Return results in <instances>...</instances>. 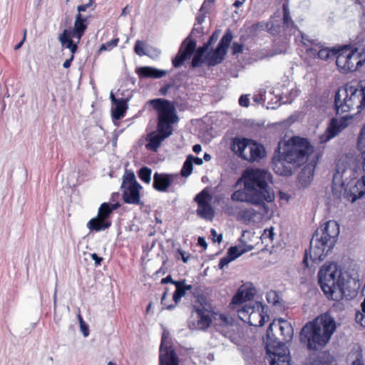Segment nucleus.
<instances>
[{
  "label": "nucleus",
  "mask_w": 365,
  "mask_h": 365,
  "mask_svg": "<svg viewBox=\"0 0 365 365\" xmlns=\"http://www.w3.org/2000/svg\"><path fill=\"white\" fill-rule=\"evenodd\" d=\"M277 151L278 155L273 158L274 170L279 175L289 176L294 168L307 162L313 148L306 138L295 136L287 142L279 141Z\"/></svg>",
  "instance_id": "nucleus-1"
},
{
  "label": "nucleus",
  "mask_w": 365,
  "mask_h": 365,
  "mask_svg": "<svg viewBox=\"0 0 365 365\" xmlns=\"http://www.w3.org/2000/svg\"><path fill=\"white\" fill-rule=\"evenodd\" d=\"M353 159L348 156L342 158L336 164V173L333 176L332 193L336 198H343L351 203L361 198L365 195V175L357 180L346 188H343L344 180L354 175V169L350 164Z\"/></svg>",
  "instance_id": "nucleus-2"
},
{
  "label": "nucleus",
  "mask_w": 365,
  "mask_h": 365,
  "mask_svg": "<svg viewBox=\"0 0 365 365\" xmlns=\"http://www.w3.org/2000/svg\"><path fill=\"white\" fill-rule=\"evenodd\" d=\"M149 103L158 112V133L152 132L147 135L145 148L156 151L161 143L172 135V125L178 121V117L173 104L166 99H153Z\"/></svg>",
  "instance_id": "nucleus-3"
},
{
  "label": "nucleus",
  "mask_w": 365,
  "mask_h": 365,
  "mask_svg": "<svg viewBox=\"0 0 365 365\" xmlns=\"http://www.w3.org/2000/svg\"><path fill=\"white\" fill-rule=\"evenodd\" d=\"M336 330V323L328 314H322L307 323L300 331L299 339L310 350L324 346Z\"/></svg>",
  "instance_id": "nucleus-4"
},
{
  "label": "nucleus",
  "mask_w": 365,
  "mask_h": 365,
  "mask_svg": "<svg viewBox=\"0 0 365 365\" xmlns=\"http://www.w3.org/2000/svg\"><path fill=\"white\" fill-rule=\"evenodd\" d=\"M271 175L267 171L258 168L246 169L237 180L235 186L242 183L245 188H248L257 196V199L262 204L260 215L267 214L269 208L265 202H271L274 200V193L269 186Z\"/></svg>",
  "instance_id": "nucleus-5"
},
{
  "label": "nucleus",
  "mask_w": 365,
  "mask_h": 365,
  "mask_svg": "<svg viewBox=\"0 0 365 365\" xmlns=\"http://www.w3.org/2000/svg\"><path fill=\"white\" fill-rule=\"evenodd\" d=\"M319 283L327 297H333L334 292H341L345 285L343 272L335 263H326L318 273Z\"/></svg>",
  "instance_id": "nucleus-6"
},
{
  "label": "nucleus",
  "mask_w": 365,
  "mask_h": 365,
  "mask_svg": "<svg viewBox=\"0 0 365 365\" xmlns=\"http://www.w3.org/2000/svg\"><path fill=\"white\" fill-rule=\"evenodd\" d=\"M231 148L239 157L250 162L257 161L265 155V150L262 145L247 138L234 139Z\"/></svg>",
  "instance_id": "nucleus-7"
},
{
  "label": "nucleus",
  "mask_w": 365,
  "mask_h": 365,
  "mask_svg": "<svg viewBox=\"0 0 365 365\" xmlns=\"http://www.w3.org/2000/svg\"><path fill=\"white\" fill-rule=\"evenodd\" d=\"M264 314V307L262 303L258 302H250L237 309L239 318L244 322L254 327H262L264 325L266 319L268 317Z\"/></svg>",
  "instance_id": "nucleus-8"
},
{
  "label": "nucleus",
  "mask_w": 365,
  "mask_h": 365,
  "mask_svg": "<svg viewBox=\"0 0 365 365\" xmlns=\"http://www.w3.org/2000/svg\"><path fill=\"white\" fill-rule=\"evenodd\" d=\"M335 58L336 66L342 73L353 72L362 66L357 64L359 57L352 50L351 44L338 46Z\"/></svg>",
  "instance_id": "nucleus-9"
},
{
  "label": "nucleus",
  "mask_w": 365,
  "mask_h": 365,
  "mask_svg": "<svg viewBox=\"0 0 365 365\" xmlns=\"http://www.w3.org/2000/svg\"><path fill=\"white\" fill-rule=\"evenodd\" d=\"M141 189L142 186L137 182L134 173L125 170L121 185L125 202L133 205L140 204V190Z\"/></svg>",
  "instance_id": "nucleus-10"
},
{
  "label": "nucleus",
  "mask_w": 365,
  "mask_h": 365,
  "mask_svg": "<svg viewBox=\"0 0 365 365\" xmlns=\"http://www.w3.org/2000/svg\"><path fill=\"white\" fill-rule=\"evenodd\" d=\"M318 233H314L310 241L309 251H306L304 259V263L308 266L307 260L309 258L313 262L318 263L322 261L329 252L333 249L334 245L327 243L322 237H319Z\"/></svg>",
  "instance_id": "nucleus-11"
},
{
  "label": "nucleus",
  "mask_w": 365,
  "mask_h": 365,
  "mask_svg": "<svg viewBox=\"0 0 365 365\" xmlns=\"http://www.w3.org/2000/svg\"><path fill=\"white\" fill-rule=\"evenodd\" d=\"M203 34V27L197 24H195L191 34L187 36L181 43L178 53L176 56L173 59V65L175 68L180 67L184 61L189 58L193 53L196 48V41L191 38V35Z\"/></svg>",
  "instance_id": "nucleus-12"
},
{
  "label": "nucleus",
  "mask_w": 365,
  "mask_h": 365,
  "mask_svg": "<svg viewBox=\"0 0 365 365\" xmlns=\"http://www.w3.org/2000/svg\"><path fill=\"white\" fill-rule=\"evenodd\" d=\"M266 351L270 365H289V351L284 344L266 342Z\"/></svg>",
  "instance_id": "nucleus-13"
},
{
  "label": "nucleus",
  "mask_w": 365,
  "mask_h": 365,
  "mask_svg": "<svg viewBox=\"0 0 365 365\" xmlns=\"http://www.w3.org/2000/svg\"><path fill=\"white\" fill-rule=\"evenodd\" d=\"M232 38V33L230 29H227L217 47L207 53L205 58L208 66H214L223 61Z\"/></svg>",
  "instance_id": "nucleus-14"
},
{
  "label": "nucleus",
  "mask_w": 365,
  "mask_h": 365,
  "mask_svg": "<svg viewBox=\"0 0 365 365\" xmlns=\"http://www.w3.org/2000/svg\"><path fill=\"white\" fill-rule=\"evenodd\" d=\"M274 329H279L282 339L287 342L290 341L294 335V329L292 324L287 320L279 319L273 321L267 330L266 342L276 341L274 337L273 331Z\"/></svg>",
  "instance_id": "nucleus-15"
},
{
  "label": "nucleus",
  "mask_w": 365,
  "mask_h": 365,
  "mask_svg": "<svg viewBox=\"0 0 365 365\" xmlns=\"http://www.w3.org/2000/svg\"><path fill=\"white\" fill-rule=\"evenodd\" d=\"M349 95L348 101L351 110L359 113L365 107V81H361L357 87H344Z\"/></svg>",
  "instance_id": "nucleus-16"
},
{
  "label": "nucleus",
  "mask_w": 365,
  "mask_h": 365,
  "mask_svg": "<svg viewBox=\"0 0 365 365\" xmlns=\"http://www.w3.org/2000/svg\"><path fill=\"white\" fill-rule=\"evenodd\" d=\"M212 196L206 189L198 193L195 201L197 203V214L202 218L211 220L215 215V211L210 204Z\"/></svg>",
  "instance_id": "nucleus-17"
},
{
  "label": "nucleus",
  "mask_w": 365,
  "mask_h": 365,
  "mask_svg": "<svg viewBox=\"0 0 365 365\" xmlns=\"http://www.w3.org/2000/svg\"><path fill=\"white\" fill-rule=\"evenodd\" d=\"M185 282V279H182L179 280L175 283L176 289L173 295V300L174 304H167L166 297L168 293V289L165 288V291L161 297V304L164 306V309L168 310L174 309L175 306L180 302L182 297L185 295L186 292L192 289V285L186 284Z\"/></svg>",
  "instance_id": "nucleus-18"
},
{
  "label": "nucleus",
  "mask_w": 365,
  "mask_h": 365,
  "mask_svg": "<svg viewBox=\"0 0 365 365\" xmlns=\"http://www.w3.org/2000/svg\"><path fill=\"white\" fill-rule=\"evenodd\" d=\"M195 322L192 329L205 330L212 322V312L205 309L202 305L194 306L192 314Z\"/></svg>",
  "instance_id": "nucleus-19"
},
{
  "label": "nucleus",
  "mask_w": 365,
  "mask_h": 365,
  "mask_svg": "<svg viewBox=\"0 0 365 365\" xmlns=\"http://www.w3.org/2000/svg\"><path fill=\"white\" fill-rule=\"evenodd\" d=\"M314 233H318L319 237L322 236L329 246H334L339 234V226L336 221L329 220L318 228Z\"/></svg>",
  "instance_id": "nucleus-20"
},
{
  "label": "nucleus",
  "mask_w": 365,
  "mask_h": 365,
  "mask_svg": "<svg viewBox=\"0 0 365 365\" xmlns=\"http://www.w3.org/2000/svg\"><path fill=\"white\" fill-rule=\"evenodd\" d=\"M351 118V115H345L340 119L332 118L325 133L321 136V142L325 143L336 136L342 130L347 127V121Z\"/></svg>",
  "instance_id": "nucleus-21"
},
{
  "label": "nucleus",
  "mask_w": 365,
  "mask_h": 365,
  "mask_svg": "<svg viewBox=\"0 0 365 365\" xmlns=\"http://www.w3.org/2000/svg\"><path fill=\"white\" fill-rule=\"evenodd\" d=\"M160 365H178V359L174 350L170 346L168 337L164 333L160 347Z\"/></svg>",
  "instance_id": "nucleus-22"
},
{
  "label": "nucleus",
  "mask_w": 365,
  "mask_h": 365,
  "mask_svg": "<svg viewBox=\"0 0 365 365\" xmlns=\"http://www.w3.org/2000/svg\"><path fill=\"white\" fill-rule=\"evenodd\" d=\"M349 95L344 87L339 88L334 96V109L337 115L351 111L350 103L347 101Z\"/></svg>",
  "instance_id": "nucleus-23"
},
{
  "label": "nucleus",
  "mask_w": 365,
  "mask_h": 365,
  "mask_svg": "<svg viewBox=\"0 0 365 365\" xmlns=\"http://www.w3.org/2000/svg\"><path fill=\"white\" fill-rule=\"evenodd\" d=\"M230 199L233 202H247L254 205H259L262 210V204L257 199L256 195L248 188L244 187L243 190H235L231 195Z\"/></svg>",
  "instance_id": "nucleus-24"
},
{
  "label": "nucleus",
  "mask_w": 365,
  "mask_h": 365,
  "mask_svg": "<svg viewBox=\"0 0 365 365\" xmlns=\"http://www.w3.org/2000/svg\"><path fill=\"white\" fill-rule=\"evenodd\" d=\"M255 294V289L252 284L246 283L240 286L232 299L234 305L241 304L251 300Z\"/></svg>",
  "instance_id": "nucleus-25"
},
{
  "label": "nucleus",
  "mask_w": 365,
  "mask_h": 365,
  "mask_svg": "<svg viewBox=\"0 0 365 365\" xmlns=\"http://www.w3.org/2000/svg\"><path fill=\"white\" fill-rule=\"evenodd\" d=\"M177 175L155 173L153 175V187L159 192H166Z\"/></svg>",
  "instance_id": "nucleus-26"
},
{
  "label": "nucleus",
  "mask_w": 365,
  "mask_h": 365,
  "mask_svg": "<svg viewBox=\"0 0 365 365\" xmlns=\"http://www.w3.org/2000/svg\"><path fill=\"white\" fill-rule=\"evenodd\" d=\"M299 41L306 47V53L312 58H317L318 51L322 44L317 40L309 38L302 32H299Z\"/></svg>",
  "instance_id": "nucleus-27"
},
{
  "label": "nucleus",
  "mask_w": 365,
  "mask_h": 365,
  "mask_svg": "<svg viewBox=\"0 0 365 365\" xmlns=\"http://www.w3.org/2000/svg\"><path fill=\"white\" fill-rule=\"evenodd\" d=\"M283 25L286 35H295L296 32H297L298 35L297 38H299L300 37L299 32L301 31L297 29L292 19L289 7L286 4L283 5Z\"/></svg>",
  "instance_id": "nucleus-28"
},
{
  "label": "nucleus",
  "mask_w": 365,
  "mask_h": 365,
  "mask_svg": "<svg viewBox=\"0 0 365 365\" xmlns=\"http://www.w3.org/2000/svg\"><path fill=\"white\" fill-rule=\"evenodd\" d=\"M136 73L140 78H160L167 74V71L155 68L150 66L138 68Z\"/></svg>",
  "instance_id": "nucleus-29"
},
{
  "label": "nucleus",
  "mask_w": 365,
  "mask_h": 365,
  "mask_svg": "<svg viewBox=\"0 0 365 365\" xmlns=\"http://www.w3.org/2000/svg\"><path fill=\"white\" fill-rule=\"evenodd\" d=\"M86 21V19L84 18L81 14H78L76 16L74 27L73 30H70V34L72 35L73 38L77 39V43L80 41L87 28Z\"/></svg>",
  "instance_id": "nucleus-30"
},
{
  "label": "nucleus",
  "mask_w": 365,
  "mask_h": 365,
  "mask_svg": "<svg viewBox=\"0 0 365 365\" xmlns=\"http://www.w3.org/2000/svg\"><path fill=\"white\" fill-rule=\"evenodd\" d=\"M72 35L70 34V30L65 29L62 34L58 36V41L61 42L63 47L70 49L71 55H73L78 48L77 43H74L72 40Z\"/></svg>",
  "instance_id": "nucleus-31"
},
{
  "label": "nucleus",
  "mask_w": 365,
  "mask_h": 365,
  "mask_svg": "<svg viewBox=\"0 0 365 365\" xmlns=\"http://www.w3.org/2000/svg\"><path fill=\"white\" fill-rule=\"evenodd\" d=\"M111 225V223L108 220H103L102 218L96 216L92 218L87 223V227L91 232H100L108 229Z\"/></svg>",
  "instance_id": "nucleus-32"
},
{
  "label": "nucleus",
  "mask_w": 365,
  "mask_h": 365,
  "mask_svg": "<svg viewBox=\"0 0 365 365\" xmlns=\"http://www.w3.org/2000/svg\"><path fill=\"white\" fill-rule=\"evenodd\" d=\"M115 107L112 108V116L115 120H120L124 117L128 108V101L124 98L115 100Z\"/></svg>",
  "instance_id": "nucleus-33"
},
{
  "label": "nucleus",
  "mask_w": 365,
  "mask_h": 365,
  "mask_svg": "<svg viewBox=\"0 0 365 365\" xmlns=\"http://www.w3.org/2000/svg\"><path fill=\"white\" fill-rule=\"evenodd\" d=\"M352 50L357 53L359 60L357 61L358 65H363L365 62V37L360 38L357 42L351 45Z\"/></svg>",
  "instance_id": "nucleus-34"
},
{
  "label": "nucleus",
  "mask_w": 365,
  "mask_h": 365,
  "mask_svg": "<svg viewBox=\"0 0 365 365\" xmlns=\"http://www.w3.org/2000/svg\"><path fill=\"white\" fill-rule=\"evenodd\" d=\"M120 206L119 203H114L110 205L108 202H103L101 204L98 209V217L102 218L103 220H108V217L110 215L113 210H116Z\"/></svg>",
  "instance_id": "nucleus-35"
},
{
  "label": "nucleus",
  "mask_w": 365,
  "mask_h": 365,
  "mask_svg": "<svg viewBox=\"0 0 365 365\" xmlns=\"http://www.w3.org/2000/svg\"><path fill=\"white\" fill-rule=\"evenodd\" d=\"M252 248L253 247L251 245H247L246 248H243L242 247L232 246L229 248L227 255L230 257V258L232 260H235V259L240 257L246 252L252 250Z\"/></svg>",
  "instance_id": "nucleus-36"
},
{
  "label": "nucleus",
  "mask_w": 365,
  "mask_h": 365,
  "mask_svg": "<svg viewBox=\"0 0 365 365\" xmlns=\"http://www.w3.org/2000/svg\"><path fill=\"white\" fill-rule=\"evenodd\" d=\"M338 50V46H334L331 49L327 47H320L319 51H318V57L317 58L322 60H328L330 58L336 57V51Z\"/></svg>",
  "instance_id": "nucleus-37"
},
{
  "label": "nucleus",
  "mask_w": 365,
  "mask_h": 365,
  "mask_svg": "<svg viewBox=\"0 0 365 365\" xmlns=\"http://www.w3.org/2000/svg\"><path fill=\"white\" fill-rule=\"evenodd\" d=\"M259 212H257L255 209L247 208L242 210L239 213V217L246 222H254Z\"/></svg>",
  "instance_id": "nucleus-38"
},
{
  "label": "nucleus",
  "mask_w": 365,
  "mask_h": 365,
  "mask_svg": "<svg viewBox=\"0 0 365 365\" xmlns=\"http://www.w3.org/2000/svg\"><path fill=\"white\" fill-rule=\"evenodd\" d=\"M299 95V91L294 86L289 90L287 88H283L282 93L279 94L280 98L282 99V96L287 97V100L285 102L291 103L292 100Z\"/></svg>",
  "instance_id": "nucleus-39"
},
{
  "label": "nucleus",
  "mask_w": 365,
  "mask_h": 365,
  "mask_svg": "<svg viewBox=\"0 0 365 365\" xmlns=\"http://www.w3.org/2000/svg\"><path fill=\"white\" fill-rule=\"evenodd\" d=\"M308 365H334V361L330 359L329 356L322 354L316 359L310 361Z\"/></svg>",
  "instance_id": "nucleus-40"
},
{
  "label": "nucleus",
  "mask_w": 365,
  "mask_h": 365,
  "mask_svg": "<svg viewBox=\"0 0 365 365\" xmlns=\"http://www.w3.org/2000/svg\"><path fill=\"white\" fill-rule=\"evenodd\" d=\"M152 170L148 167H143L138 171L139 178L144 182L149 184L151 181Z\"/></svg>",
  "instance_id": "nucleus-41"
},
{
  "label": "nucleus",
  "mask_w": 365,
  "mask_h": 365,
  "mask_svg": "<svg viewBox=\"0 0 365 365\" xmlns=\"http://www.w3.org/2000/svg\"><path fill=\"white\" fill-rule=\"evenodd\" d=\"M255 30H268L272 34H275L277 31L273 28V24L272 22H259L252 26Z\"/></svg>",
  "instance_id": "nucleus-42"
},
{
  "label": "nucleus",
  "mask_w": 365,
  "mask_h": 365,
  "mask_svg": "<svg viewBox=\"0 0 365 365\" xmlns=\"http://www.w3.org/2000/svg\"><path fill=\"white\" fill-rule=\"evenodd\" d=\"M193 165L190 161V160L187 158L185 161L183 163L182 168L181 169L180 173L183 177H188L191 175L192 172Z\"/></svg>",
  "instance_id": "nucleus-43"
},
{
  "label": "nucleus",
  "mask_w": 365,
  "mask_h": 365,
  "mask_svg": "<svg viewBox=\"0 0 365 365\" xmlns=\"http://www.w3.org/2000/svg\"><path fill=\"white\" fill-rule=\"evenodd\" d=\"M267 300L268 303L276 305L279 303L280 297L277 292L271 290L267 294Z\"/></svg>",
  "instance_id": "nucleus-44"
},
{
  "label": "nucleus",
  "mask_w": 365,
  "mask_h": 365,
  "mask_svg": "<svg viewBox=\"0 0 365 365\" xmlns=\"http://www.w3.org/2000/svg\"><path fill=\"white\" fill-rule=\"evenodd\" d=\"M144 42L140 40H137L135 41L134 51L135 53L140 56L148 55L147 52L145 51L144 48Z\"/></svg>",
  "instance_id": "nucleus-45"
},
{
  "label": "nucleus",
  "mask_w": 365,
  "mask_h": 365,
  "mask_svg": "<svg viewBox=\"0 0 365 365\" xmlns=\"http://www.w3.org/2000/svg\"><path fill=\"white\" fill-rule=\"evenodd\" d=\"M357 148L360 150L365 149V125L361 129L358 136Z\"/></svg>",
  "instance_id": "nucleus-46"
},
{
  "label": "nucleus",
  "mask_w": 365,
  "mask_h": 365,
  "mask_svg": "<svg viewBox=\"0 0 365 365\" xmlns=\"http://www.w3.org/2000/svg\"><path fill=\"white\" fill-rule=\"evenodd\" d=\"M118 38H114L106 43H103L100 47V51L111 50L118 45Z\"/></svg>",
  "instance_id": "nucleus-47"
},
{
  "label": "nucleus",
  "mask_w": 365,
  "mask_h": 365,
  "mask_svg": "<svg viewBox=\"0 0 365 365\" xmlns=\"http://www.w3.org/2000/svg\"><path fill=\"white\" fill-rule=\"evenodd\" d=\"M355 320L357 324L361 325L362 327H365V314L363 312H356Z\"/></svg>",
  "instance_id": "nucleus-48"
},
{
  "label": "nucleus",
  "mask_w": 365,
  "mask_h": 365,
  "mask_svg": "<svg viewBox=\"0 0 365 365\" xmlns=\"http://www.w3.org/2000/svg\"><path fill=\"white\" fill-rule=\"evenodd\" d=\"M274 234L273 228L270 227L269 229H265L264 230L261 238L262 240L269 239L272 241L274 238Z\"/></svg>",
  "instance_id": "nucleus-49"
},
{
  "label": "nucleus",
  "mask_w": 365,
  "mask_h": 365,
  "mask_svg": "<svg viewBox=\"0 0 365 365\" xmlns=\"http://www.w3.org/2000/svg\"><path fill=\"white\" fill-rule=\"evenodd\" d=\"M223 209L224 211L229 215H234L237 211V207L231 204H226Z\"/></svg>",
  "instance_id": "nucleus-50"
},
{
  "label": "nucleus",
  "mask_w": 365,
  "mask_h": 365,
  "mask_svg": "<svg viewBox=\"0 0 365 365\" xmlns=\"http://www.w3.org/2000/svg\"><path fill=\"white\" fill-rule=\"evenodd\" d=\"M232 261H233V260L227 255V256L220 259L219 264H218V267L220 269H222L225 266L227 265Z\"/></svg>",
  "instance_id": "nucleus-51"
},
{
  "label": "nucleus",
  "mask_w": 365,
  "mask_h": 365,
  "mask_svg": "<svg viewBox=\"0 0 365 365\" xmlns=\"http://www.w3.org/2000/svg\"><path fill=\"white\" fill-rule=\"evenodd\" d=\"M220 31H215V32L212 33L208 41L206 43L208 45V46H210L212 43L217 41L220 36Z\"/></svg>",
  "instance_id": "nucleus-52"
},
{
  "label": "nucleus",
  "mask_w": 365,
  "mask_h": 365,
  "mask_svg": "<svg viewBox=\"0 0 365 365\" xmlns=\"http://www.w3.org/2000/svg\"><path fill=\"white\" fill-rule=\"evenodd\" d=\"M233 54H237L240 53H242L243 51V45L237 42H234L232 46Z\"/></svg>",
  "instance_id": "nucleus-53"
},
{
  "label": "nucleus",
  "mask_w": 365,
  "mask_h": 365,
  "mask_svg": "<svg viewBox=\"0 0 365 365\" xmlns=\"http://www.w3.org/2000/svg\"><path fill=\"white\" fill-rule=\"evenodd\" d=\"M239 104L242 107H248L250 99L247 95H242L239 98Z\"/></svg>",
  "instance_id": "nucleus-54"
},
{
  "label": "nucleus",
  "mask_w": 365,
  "mask_h": 365,
  "mask_svg": "<svg viewBox=\"0 0 365 365\" xmlns=\"http://www.w3.org/2000/svg\"><path fill=\"white\" fill-rule=\"evenodd\" d=\"M351 365H364L361 352L356 353V359Z\"/></svg>",
  "instance_id": "nucleus-55"
},
{
  "label": "nucleus",
  "mask_w": 365,
  "mask_h": 365,
  "mask_svg": "<svg viewBox=\"0 0 365 365\" xmlns=\"http://www.w3.org/2000/svg\"><path fill=\"white\" fill-rule=\"evenodd\" d=\"M202 56H198V54L195 53L192 60V67H197L202 63Z\"/></svg>",
  "instance_id": "nucleus-56"
},
{
  "label": "nucleus",
  "mask_w": 365,
  "mask_h": 365,
  "mask_svg": "<svg viewBox=\"0 0 365 365\" xmlns=\"http://www.w3.org/2000/svg\"><path fill=\"white\" fill-rule=\"evenodd\" d=\"M187 158L190 160L192 165L195 163V165H201L203 163L202 159L198 157H194L192 155H189Z\"/></svg>",
  "instance_id": "nucleus-57"
},
{
  "label": "nucleus",
  "mask_w": 365,
  "mask_h": 365,
  "mask_svg": "<svg viewBox=\"0 0 365 365\" xmlns=\"http://www.w3.org/2000/svg\"><path fill=\"white\" fill-rule=\"evenodd\" d=\"M207 14V13H205L204 11L200 12L199 11V12L196 16V24L198 25H201L205 21V16H206Z\"/></svg>",
  "instance_id": "nucleus-58"
},
{
  "label": "nucleus",
  "mask_w": 365,
  "mask_h": 365,
  "mask_svg": "<svg viewBox=\"0 0 365 365\" xmlns=\"http://www.w3.org/2000/svg\"><path fill=\"white\" fill-rule=\"evenodd\" d=\"M210 232H211V235L212 236V240L214 242H217L218 243L222 242V235L221 234L220 235H217V231L215 229H212Z\"/></svg>",
  "instance_id": "nucleus-59"
},
{
  "label": "nucleus",
  "mask_w": 365,
  "mask_h": 365,
  "mask_svg": "<svg viewBox=\"0 0 365 365\" xmlns=\"http://www.w3.org/2000/svg\"><path fill=\"white\" fill-rule=\"evenodd\" d=\"M92 4H93V1L92 0H89L87 4H83V5H79L77 7V10L78 11V14H81V12L86 11L87 9H88L89 7H91L92 6Z\"/></svg>",
  "instance_id": "nucleus-60"
},
{
  "label": "nucleus",
  "mask_w": 365,
  "mask_h": 365,
  "mask_svg": "<svg viewBox=\"0 0 365 365\" xmlns=\"http://www.w3.org/2000/svg\"><path fill=\"white\" fill-rule=\"evenodd\" d=\"M212 4H210L207 1H204L202 5L201 6L200 9V12H205V13H209V11L211 10Z\"/></svg>",
  "instance_id": "nucleus-61"
},
{
  "label": "nucleus",
  "mask_w": 365,
  "mask_h": 365,
  "mask_svg": "<svg viewBox=\"0 0 365 365\" xmlns=\"http://www.w3.org/2000/svg\"><path fill=\"white\" fill-rule=\"evenodd\" d=\"M210 46L207 43H205L202 46L199 47L196 51V53L198 54V56H203L204 54L207 51Z\"/></svg>",
  "instance_id": "nucleus-62"
},
{
  "label": "nucleus",
  "mask_w": 365,
  "mask_h": 365,
  "mask_svg": "<svg viewBox=\"0 0 365 365\" xmlns=\"http://www.w3.org/2000/svg\"><path fill=\"white\" fill-rule=\"evenodd\" d=\"M178 252L180 255L183 262L187 263L190 259V255L182 250H178Z\"/></svg>",
  "instance_id": "nucleus-63"
},
{
  "label": "nucleus",
  "mask_w": 365,
  "mask_h": 365,
  "mask_svg": "<svg viewBox=\"0 0 365 365\" xmlns=\"http://www.w3.org/2000/svg\"><path fill=\"white\" fill-rule=\"evenodd\" d=\"M91 256L92 259L94 260L95 264L96 265H100L101 264V262L103 261V258L102 257L98 256V255L96 254V253L91 254Z\"/></svg>",
  "instance_id": "nucleus-64"
}]
</instances>
